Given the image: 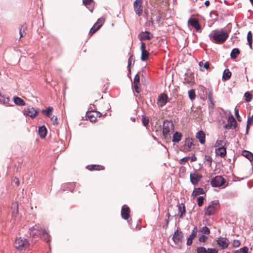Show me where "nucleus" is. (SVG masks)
I'll use <instances>...</instances> for the list:
<instances>
[{
  "mask_svg": "<svg viewBox=\"0 0 253 253\" xmlns=\"http://www.w3.org/2000/svg\"><path fill=\"white\" fill-rule=\"evenodd\" d=\"M182 135L180 133L175 132L172 137V141L173 142H178L181 139Z\"/></svg>",
  "mask_w": 253,
  "mask_h": 253,
  "instance_id": "nucleus-32",
  "label": "nucleus"
},
{
  "mask_svg": "<svg viewBox=\"0 0 253 253\" xmlns=\"http://www.w3.org/2000/svg\"><path fill=\"white\" fill-rule=\"evenodd\" d=\"M205 193L204 190L202 188H195L194 189L193 193L192 194V196L193 198L196 197L198 195L200 194H203Z\"/></svg>",
  "mask_w": 253,
  "mask_h": 253,
  "instance_id": "nucleus-25",
  "label": "nucleus"
},
{
  "mask_svg": "<svg viewBox=\"0 0 253 253\" xmlns=\"http://www.w3.org/2000/svg\"><path fill=\"white\" fill-rule=\"evenodd\" d=\"M202 175L198 173L197 172H195L190 174V178L191 183L194 185H197L198 182L201 180Z\"/></svg>",
  "mask_w": 253,
  "mask_h": 253,
  "instance_id": "nucleus-11",
  "label": "nucleus"
},
{
  "mask_svg": "<svg viewBox=\"0 0 253 253\" xmlns=\"http://www.w3.org/2000/svg\"><path fill=\"white\" fill-rule=\"evenodd\" d=\"M38 132L40 137L44 138L47 134V129L44 126H42L39 127Z\"/></svg>",
  "mask_w": 253,
  "mask_h": 253,
  "instance_id": "nucleus-24",
  "label": "nucleus"
},
{
  "mask_svg": "<svg viewBox=\"0 0 253 253\" xmlns=\"http://www.w3.org/2000/svg\"><path fill=\"white\" fill-rule=\"evenodd\" d=\"M50 119L54 125H57L58 124V118L57 116H53L51 117Z\"/></svg>",
  "mask_w": 253,
  "mask_h": 253,
  "instance_id": "nucleus-47",
  "label": "nucleus"
},
{
  "mask_svg": "<svg viewBox=\"0 0 253 253\" xmlns=\"http://www.w3.org/2000/svg\"><path fill=\"white\" fill-rule=\"evenodd\" d=\"M240 53V51L238 48H235L231 51L230 56L232 59H235Z\"/></svg>",
  "mask_w": 253,
  "mask_h": 253,
  "instance_id": "nucleus-29",
  "label": "nucleus"
},
{
  "mask_svg": "<svg viewBox=\"0 0 253 253\" xmlns=\"http://www.w3.org/2000/svg\"><path fill=\"white\" fill-rule=\"evenodd\" d=\"M142 122L143 123V125L145 126H147L149 124V119L148 118L145 117V116H143L142 118Z\"/></svg>",
  "mask_w": 253,
  "mask_h": 253,
  "instance_id": "nucleus-45",
  "label": "nucleus"
},
{
  "mask_svg": "<svg viewBox=\"0 0 253 253\" xmlns=\"http://www.w3.org/2000/svg\"><path fill=\"white\" fill-rule=\"evenodd\" d=\"M253 124V115L251 117H249L247 121V132H248V130L250 127Z\"/></svg>",
  "mask_w": 253,
  "mask_h": 253,
  "instance_id": "nucleus-40",
  "label": "nucleus"
},
{
  "mask_svg": "<svg viewBox=\"0 0 253 253\" xmlns=\"http://www.w3.org/2000/svg\"><path fill=\"white\" fill-rule=\"evenodd\" d=\"M250 0L251 2L252 5L253 6V0Z\"/></svg>",
  "mask_w": 253,
  "mask_h": 253,
  "instance_id": "nucleus-64",
  "label": "nucleus"
},
{
  "mask_svg": "<svg viewBox=\"0 0 253 253\" xmlns=\"http://www.w3.org/2000/svg\"><path fill=\"white\" fill-rule=\"evenodd\" d=\"M24 114L31 118H34L39 114V111L32 107H28L24 109Z\"/></svg>",
  "mask_w": 253,
  "mask_h": 253,
  "instance_id": "nucleus-9",
  "label": "nucleus"
},
{
  "mask_svg": "<svg viewBox=\"0 0 253 253\" xmlns=\"http://www.w3.org/2000/svg\"><path fill=\"white\" fill-rule=\"evenodd\" d=\"M225 183V179L220 175H217L211 179V184L212 187H220Z\"/></svg>",
  "mask_w": 253,
  "mask_h": 253,
  "instance_id": "nucleus-4",
  "label": "nucleus"
},
{
  "mask_svg": "<svg viewBox=\"0 0 253 253\" xmlns=\"http://www.w3.org/2000/svg\"><path fill=\"white\" fill-rule=\"evenodd\" d=\"M29 241L22 237L16 238L14 243L15 248L19 250H23L28 248L29 246Z\"/></svg>",
  "mask_w": 253,
  "mask_h": 253,
  "instance_id": "nucleus-3",
  "label": "nucleus"
},
{
  "mask_svg": "<svg viewBox=\"0 0 253 253\" xmlns=\"http://www.w3.org/2000/svg\"><path fill=\"white\" fill-rule=\"evenodd\" d=\"M130 210L126 205H124L121 210V216L125 220H128L130 217Z\"/></svg>",
  "mask_w": 253,
  "mask_h": 253,
  "instance_id": "nucleus-14",
  "label": "nucleus"
},
{
  "mask_svg": "<svg viewBox=\"0 0 253 253\" xmlns=\"http://www.w3.org/2000/svg\"><path fill=\"white\" fill-rule=\"evenodd\" d=\"M191 159L192 162H194L197 160V158L195 155H193L191 157Z\"/></svg>",
  "mask_w": 253,
  "mask_h": 253,
  "instance_id": "nucleus-61",
  "label": "nucleus"
},
{
  "mask_svg": "<svg viewBox=\"0 0 253 253\" xmlns=\"http://www.w3.org/2000/svg\"><path fill=\"white\" fill-rule=\"evenodd\" d=\"M92 2V0H83V2L85 5L90 4Z\"/></svg>",
  "mask_w": 253,
  "mask_h": 253,
  "instance_id": "nucleus-57",
  "label": "nucleus"
},
{
  "mask_svg": "<svg viewBox=\"0 0 253 253\" xmlns=\"http://www.w3.org/2000/svg\"><path fill=\"white\" fill-rule=\"evenodd\" d=\"M228 33L222 29L213 31L210 35L213 42L217 44H222L228 38Z\"/></svg>",
  "mask_w": 253,
  "mask_h": 253,
  "instance_id": "nucleus-1",
  "label": "nucleus"
},
{
  "mask_svg": "<svg viewBox=\"0 0 253 253\" xmlns=\"http://www.w3.org/2000/svg\"><path fill=\"white\" fill-rule=\"evenodd\" d=\"M140 84V77L138 74H137L134 78L133 86L136 92L139 93L140 91L138 85Z\"/></svg>",
  "mask_w": 253,
  "mask_h": 253,
  "instance_id": "nucleus-22",
  "label": "nucleus"
},
{
  "mask_svg": "<svg viewBox=\"0 0 253 253\" xmlns=\"http://www.w3.org/2000/svg\"><path fill=\"white\" fill-rule=\"evenodd\" d=\"M240 244V242L237 240H235L232 243L233 246L235 248L239 247Z\"/></svg>",
  "mask_w": 253,
  "mask_h": 253,
  "instance_id": "nucleus-52",
  "label": "nucleus"
},
{
  "mask_svg": "<svg viewBox=\"0 0 253 253\" xmlns=\"http://www.w3.org/2000/svg\"><path fill=\"white\" fill-rule=\"evenodd\" d=\"M240 250L241 251V253H248V248L247 247H244L242 248H241Z\"/></svg>",
  "mask_w": 253,
  "mask_h": 253,
  "instance_id": "nucleus-56",
  "label": "nucleus"
},
{
  "mask_svg": "<svg viewBox=\"0 0 253 253\" xmlns=\"http://www.w3.org/2000/svg\"><path fill=\"white\" fill-rule=\"evenodd\" d=\"M197 228L196 226H195L192 231L191 234L189 236V237L187 239V245L188 246H190L192 244L193 240L194 238H195V237H196V236L197 235Z\"/></svg>",
  "mask_w": 253,
  "mask_h": 253,
  "instance_id": "nucleus-21",
  "label": "nucleus"
},
{
  "mask_svg": "<svg viewBox=\"0 0 253 253\" xmlns=\"http://www.w3.org/2000/svg\"><path fill=\"white\" fill-rule=\"evenodd\" d=\"M53 110V108L51 107H48L47 109L46 110H42V113H44L45 116L47 117H50L51 115V112Z\"/></svg>",
  "mask_w": 253,
  "mask_h": 253,
  "instance_id": "nucleus-38",
  "label": "nucleus"
},
{
  "mask_svg": "<svg viewBox=\"0 0 253 253\" xmlns=\"http://www.w3.org/2000/svg\"><path fill=\"white\" fill-rule=\"evenodd\" d=\"M172 238L175 243L181 242L183 238L182 232L177 230L175 232Z\"/></svg>",
  "mask_w": 253,
  "mask_h": 253,
  "instance_id": "nucleus-18",
  "label": "nucleus"
},
{
  "mask_svg": "<svg viewBox=\"0 0 253 253\" xmlns=\"http://www.w3.org/2000/svg\"><path fill=\"white\" fill-rule=\"evenodd\" d=\"M204 198L202 196H200L198 198V199H197L198 205L199 207H201L203 205V202H204Z\"/></svg>",
  "mask_w": 253,
  "mask_h": 253,
  "instance_id": "nucleus-49",
  "label": "nucleus"
},
{
  "mask_svg": "<svg viewBox=\"0 0 253 253\" xmlns=\"http://www.w3.org/2000/svg\"><path fill=\"white\" fill-rule=\"evenodd\" d=\"M234 253H241V251L240 250L236 251Z\"/></svg>",
  "mask_w": 253,
  "mask_h": 253,
  "instance_id": "nucleus-63",
  "label": "nucleus"
},
{
  "mask_svg": "<svg viewBox=\"0 0 253 253\" xmlns=\"http://www.w3.org/2000/svg\"><path fill=\"white\" fill-rule=\"evenodd\" d=\"M242 155L245 157L249 159L251 162L253 160V154L251 152L248 151L244 150L242 152Z\"/></svg>",
  "mask_w": 253,
  "mask_h": 253,
  "instance_id": "nucleus-31",
  "label": "nucleus"
},
{
  "mask_svg": "<svg viewBox=\"0 0 253 253\" xmlns=\"http://www.w3.org/2000/svg\"><path fill=\"white\" fill-rule=\"evenodd\" d=\"M141 50V59L142 61H146L149 56V52L146 50V46L144 42H142L140 46Z\"/></svg>",
  "mask_w": 253,
  "mask_h": 253,
  "instance_id": "nucleus-12",
  "label": "nucleus"
},
{
  "mask_svg": "<svg viewBox=\"0 0 253 253\" xmlns=\"http://www.w3.org/2000/svg\"><path fill=\"white\" fill-rule=\"evenodd\" d=\"M178 209L179 212L180 213L179 217L180 218H182L183 217V215L185 214V211H186L185 206L182 204L179 205L178 206Z\"/></svg>",
  "mask_w": 253,
  "mask_h": 253,
  "instance_id": "nucleus-33",
  "label": "nucleus"
},
{
  "mask_svg": "<svg viewBox=\"0 0 253 253\" xmlns=\"http://www.w3.org/2000/svg\"><path fill=\"white\" fill-rule=\"evenodd\" d=\"M174 131V125L172 122L166 120L163 123V133L164 136L166 138L170 135Z\"/></svg>",
  "mask_w": 253,
  "mask_h": 253,
  "instance_id": "nucleus-2",
  "label": "nucleus"
},
{
  "mask_svg": "<svg viewBox=\"0 0 253 253\" xmlns=\"http://www.w3.org/2000/svg\"><path fill=\"white\" fill-rule=\"evenodd\" d=\"M197 253H207V251L204 247H199L197 249Z\"/></svg>",
  "mask_w": 253,
  "mask_h": 253,
  "instance_id": "nucleus-48",
  "label": "nucleus"
},
{
  "mask_svg": "<svg viewBox=\"0 0 253 253\" xmlns=\"http://www.w3.org/2000/svg\"><path fill=\"white\" fill-rule=\"evenodd\" d=\"M13 182L16 185V186H19V181L18 178L15 177L13 179Z\"/></svg>",
  "mask_w": 253,
  "mask_h": 253,
  "instance_id": "nucleus-58",
  "label": "nucleus"
},
{
  "mask_svg": "<svg viewBox=\"0 0 253 253\" xmlns=\"http://www.w3.org/2000/svg\"><path fill=\"white\" fill-rule=\"evenodd\" d=\"M199 65L200 67L203 65L204 68L206 70H208L210 68V64L208 62H206L205 63H203V62H200Z\"/></svg>",
  "mask_w": 253,
  "mask_h": 253,
  "instance_id": "nucleus-44",
  "label": "nucleus"
},
{
  "mask_svg": "<svg viewBox=\"0 0 253 253\" xmlns=\"http://www.w3.org/2000/svg\"><path fill=\"white\" fill-rule=\"evenodd\" d=\"M217 204L214 202H211L209 206L206 209L205 214L207 215H211L213 214L216 211V207Z\"/></svg>",
  "mask_w": 253,
  "mask_h": 253,
  "instance_id": "nucleus-13",
  "label": "nucleus"
},
{
  "mask_svg": "<svg viewBox=\"0 0 253 253\" xmlns=\"http://www.w3.org/2000/svg\"><path fill=\"white\" fill-rule=\"evenodd\" d=\"M132 60H133V55H132L129 57V58L128 59V70L129 71H130V66L131 65V61Z\"/></svg>",
  "mask_w": 253,
  "mask_h": 253,
  "instance_id": "nucleus-55",
  "label": "nucleus"
},
{
  "mask_svg": "<svg viewBox=\"0 0 253 253\" xmlns=\"http://www.w3.org/2000/svg\"><path fill=\"white\" fill-rule=\"evenodd\" d=\"M138 39L140 41L144 40H150L153 37V35L151 34L149 32L145 31L142 32L138 35Z\"/></svg>",
  "mask_w": 253,
  "mask_h": 253,
  "instance_id": "nucleus-16",
  "label": "nucleus"
},
{
  "mask_svg": "<svg viewBox=\"0 0 253 253\" xmlns=\"http://www.w3.org/2000/svg\"><path fill=\"white\" fill-rule=\"evenodd\" d=\"M235 115L236 116V118H237L238 121L239 122H241V118L239 115L238 109H237V108H235Z\"/></svg>",
  "mask_w": 253,
  "mask_h": 253,
  "instance_id": "nucleus-50",
  "label": "nucleus"
},
{
  "mask_svg": "<svg viewBox=\"0 0 253 253\" xmlns=\"http://www.w3.org/2000/svg\"><path fill=\"white\" fill-rule=\"evenodd\" d=\"M87 168L90 170H103L104 169V168L103 166H101V165H96L88 166L87 167Z\"/></svg>",
  "mask_w": 253,
  "mask_h": 253,
  "instance_id": "nucleus-30",
  "label": "nucleus"
},
{
  "mask_svg": "<svg viewBox=\"0 0 253 253\" xmlns=\"http://www.w3.org/2000/svg\"><path fill=\"white\" fill-rule=\"evenodd\" d=\"M208 239V237L206 235H202L199 238V241L200 242H205Z\"/></svg>",
  "mask_w": 253,
  "mask_h": 253,
  "instance_id": "nucleus-46",
  "label": "nucleus"
},
{
  "mask_svg": "<svg viewBox=\"0 0 253 253\" xmlns=\"http://www.w3.org/2000/svg\"><path fill=\"white\" fill-rule=\"evenodd\" d=\"M142 2L143 0H135L133 3V7L135 12L138 16H140L142 14Z\"/></svg>",
  "mask_w": 253,
  "mask_h": 253,
  "instance_id": "nucleus-6",
  "label": "nucleus"
},
{
  "mask_svg": "<svg viewBox=\"0 0 253 253\" xmlns=\"http://www.w3.org/2000/svg\"><path fill=\"white\" fill-rule=\"evenodd\" d=\"M27 30V27L25 25H23L20 30H19V34H20V38H22V37H24L26 34V31Z\"/></svg>",
  "mask_w": 253,
  "mask_h": 253,
  "instance_id": "nucleus-35",
  "label": "nucleus"
},
{
  "mask_svg": "<svg viewBox=\"0 0 253 253\" xmlns=\"http://www.w3.org/2000/svg\"><path fill=\"white\" fill-rule=\"evenodd\" d=\"M66 185L68 186V187L70 188H74L75 187V184L73 183H69L66 184Z\"/></svg>",
  "mask_w": 253,
  "mask_h": 253,
  "instance_id": "nucleus-60",
  "label": "nucleus"
},
{
  "mask_svg": "<svg viewBox=\"0 0 253 253\" xmlns=\"http://www.w3.org/2000/svg\"><path fill=\"white\" fill-rule=\"evenodd\" d=\"M40 234L41 231L38 226L35 225L31 228L30 233V236L36 238L38 237Z\"/></svg>",
  "mask_w": 253,
  "mask_h": 253,
  "instance_id": "nucleus-19",
  "label": "nucleus"
},
{
  "mask_svg": "<svg viewBox=\"0 0 253 253\" xmlns=\"http://www.w3.org/2000/svg\"><path fill=\"white\" fill-rule=\"evenodd\" d=\"M196 137L199 140L201 144H204L205 143L206 136L205 133L202 130H200L196 133Z\"/></svg>",
  "mask_w": 253,
  "mask_h": 253,
  "instance_id": "nucleus-20",
  "label": "nucleus"
},
{
  "mask_svg": "<svg viewBox=\"0 0 253 253\" xmlns=\"http://www.w3.org/2000/svg\"><path fill=\"white\" fill-rule=\"evenodd\" d=\"M101 114L98 111H88L86 113V117L88 118L91 122H95L97 117H100Z\"/></svg>",
  "mask_w": 253,
  "mask_h": 253,
  "instance_id": "nucleus-7",
  "label": "nucleus"
},
{
  "mask_svg": "<svg viewBox=\"0 0 253 253\" xmlns=\"http://www.w3.org/2000/svg\"><path fill=\"white\" fill-rule=\"evenodd\" d=\"M244 96L245 97V100L247 102H249L251 100L252 95L250 92H246L245 93Z\"/></svg>",
  "mask_w": 253,
  "mask_h": 253,
  "instance_id": "nucleus-43",
  "label": "nucleus"
},
{
  "mask_svg": "<svg viewBox=\"0 0 253 253\" xmlns=\"http://www.w3.org/2000/svg\"><path fill=\"white\" fill-rule=\"evenodd\" d=\"M189 97L191 100H193L196 97L195 92L194 89H191L188 91Z\"/></svg>",
  "mask_w": 253,
  "mask_h": 253,
  "instance_id": "nucleus-42",
  "label": "nucleus"
},
{
  "mask_svg": "<svg viewBox=\"0 0 253 253\" xmlns=\"http://www.w3.org/2000/svg\"><path fill=\"white\" fill-rule=\"evenodd\" d=\"M217 243L222 249L227 248L229 244V240L225 238H219L217 241Z\"/></svg>",
  "mask_w": 253,
  "mask_h": 253,
  "instance_id": "nucleus-17",
  "label": "nucleus"
},
{
  "mask_svg": "<svg viewBox=\"0 0 253 253\" xmlns=\"http://www.w3.org/2000/svg\"><path fill=\"white\" fill-rule=\"evenodd\" d=\"M202 235H209L210 233V230L207 226H204L199 231Z\"/></svg>",
  "mask_w": 253,
  "mask_h": 253,
  "instance_id": "nucleus-37",
  "label": "nucleus"
},
{
  "mask_svg": "<svg viewBox=\"0 0 253 253\" xmlns=\"http://www.w3.org/2000/svg\"><path fill=\"white\" fill-rule=\"evenodd\" d=\"M231 76V72L228 69H225L223 73L222 79L224 81H227L230 79Z\"/></svg>",
  "mask_w": 253,
  "mask_h": 253,
  "instance_id": "nucleus-27",
  "label": "nucleus"
},
{
  "mask_svg": "<svg viewBox=\"0 0 253 253\" xmlns=\"http://www.w3.org/2000/svg\"><path fill=\"white\" fill-rule=\"evenodd\" d=\"M13 101L15 104L19 106H24L25 105V101L19 97H14L13 98Z\"/></svg>",
  "mask_w": 253,
  "mask_h": 253,
  "instance_id": "nucleus-28",
  "label": "nucleus"
},
{
  "mask_svg": "<svg viewBox=\"0 0 253 253\" xmlns=\"http://www.w3.org/2000/svg\"><path fill=\"white\" fill-rule=\"evenodd\" d=\"M42 236L44 238L45 240H47L48 239V234L45 231V229H42Z\"/></svg>",
  "mask_w": 253,
  "mask_h": 253,
  "instance_id": "nucleus-53",
  "label": "nucleus"
},
{
  "mask_svg": "<svg viewBox=\"0 0 253 253\" xmlns=\"http://www.w3.org/2000/svg\"><path fill=\"white\" fill-rule=\"evenodd\" d=\"M105 19L104 18H100L98 19L97 22L94 24L93 26L91 28L89 31V34L92 36L97 31H98L102 26L104 23Z\"/></svg>",
  "mask_w": 253,
  "mask_h": 253,
  "instance_id": "nucleus-5",
  "label": "nucleus"
},
{
  "mask_svg": "<svg viewBox=\"0 0 253 253\" xmlns=\"http://www.w3.org/2000/svg\"><path fill=\"white\" fill-rule=\"evenodd\" d=\"M247 40L251 48H252L253 35L251 31H249L247 35Z\"/></svg>",
  "mask_w": 253,
  "mask_h": 253,
  "instance_id": "nucleus-36",
  "label": "nucleus"
},
{
  "mask_svg": "<svg viewBox=\"0 0 253 253\" xmlns=\"http://www.w3.org/2000/svg\"><path fill=\"white\" fill-rule=\"evenodd\" d=\"M237 125V123L235 119L234 118L233 115H231L228 117L227 124L225 125V127L228 129L231 128L235 129Z\"/></svg>",
  "mask_w": 253,
  "mask_h": 253,
  "instance_id": "nucleus-10",
  "label": "nucleus"
},
{
  "mask_svg": "<svg viewBox=\"0 0 253 253\" xmlns=\"http://www.w3.org/2000/svg\"><path fill=\"white\" fill-rule=\"evenodd\" d=\"M223 141L221 140H217L215 143V146H219L222 145Z\"/></svg>",
  "mask_w": 253,
  "mask_h": 253,
  "instance_id": "nucleus-59",
  "label": "nucleus"
},
{
  "mask_svg": "<svg viewBox=\"0 0 253 253\" xmlns=\"http://www.w3.org/2000/svg\"><path fill=\"white\" fill-rule=\"evenodd\" d=\"M12 208L14 209V210L12 211V215H15L17 214L18 210V204L17 203H13L12 205Z\"/></svg>",
  "mask_w": 253,
  "mask_h": 253,
  "instance_id": "nucleus-41",
  "label": "nucleus"
},
{
  "mask_svg": "<svg viewBox=\"0 0 253 253\" xmlns=\"http://www.w3.org/2000/svg\"><path fill=\"white\" fill-rule=\"evenodd\" d=\"M207 253H217L218 251L215 249H211L209 248L208 250H207Z\"/></svg>",
  "mask_w": 253,
  "mask_h": 253,
  "instance_id": "nucleus-54",
  "label": "nucleus"
},
{
  "mask_svg": "<svg viewBox=\"0 0 253 253\" xmlns=\"http://www.w3.org/2000/svg\"><path fill=\"white\" fill-rule=\"evenodd\" d=\"M215 152L217 155L223 158L226 155V149L224 146H221L216 149Z\"/></svg>",
  "mask_w": 253,
  "mask_h": 253,
  "instance_id": "nucleus-23",
  "label": "nucleus"
},
{
  "mask_svg": "<svg viewBox=\"0 0 253 253\" xmlns=\"http://www.w3.org/2000/svg\"><path fill=\"white\" fill-rule=\"evenodd\" d=\"M190 159V158L189 157H184L183 158H182V159L180 160V164L181 165H183L185 163L187 162Z\"/></svg>",
  "mask_w": 253,
  "mask_h": 253,
  "instance_id": "nucleus-51",
  "label": "nucleus"
},
{
  "mask_svg": "<svg viewBox=\"0 0 253 253\" xmlns=\"http://www.w3.org/2000/svg\"><path fill=\"white\" fill-rule=\"evenodd\" d=\"M212 159L211 157L209 155H205L204 157V163H207L209 167H211Z\"/></svg>",
  "mask_w": 253,
  "mask_h": 253,
  "instance_id": "nucleus-34",
  "label": "nucleus"
},
{
  "mask_svg": "<svg viewBox=\"0 0 253 253\" xmlns=\"http://www.w3.org/2000/svg\"><path fill=\"white\" fill-rule=\"evenodd\" d=\"M188 24L197 31L201 30V27L198 20L196 18H190L188 21Z\"/></svg>",
  "mask_w": 253,
  "mask_h": 253,
  "instance_id": "nucleus-15",
  "label": "nucleus"
},
{
  "mask_svg": "<svg viewBox=\"0 0 253 253\" xmlns=\"http://www.w3.org/2000/svg\"><path fill=\"white\" fill-rule=\"evenodd\" d=\"M210 1L209 0H206L205 2V5L208 7L210 5Z\"/></svg>",
  "mask_w": 253,
  "mask_h": 253,
  "instance_id": "nucleus-62",
  "label": "nucleus"
},
{
  "mask_svg": "<svg viewBox=\"0 0 253 253\" xmlns=\"http://www.w3.org/2000/svg\"><path fill=\"white\" fill-rule=\"evenodd\" d=\"M192 145H193L192 139L190 138H187L185 139V144H184L185 149L188 151L191 150L192 148Z\"/></svg>",
  "mask_w": 253,
  "mask_h": 253,
  "instance_id": "nucleus-26",
  "label": "nucleus"
},
{
  "mask_svg": "<svg viewBox=\"0 0 253 253\" xmlns=\"http://www.w3.org/2000/svg\"><path fill=\"white\" fill-rule=\"evenodd\" d=\"M169 101L168 95L164 93H161L157 100V104L162 107L165 106L167 102Z\"/></svg>",
  "mask_w": 253,
  "mask_h": 253,
  "instance_id": "nucleus-8",
  "label": "nucleus"
},
{
  "mask_svg": "<svg viewBox=\"0 0 253 253\" xmlns=\"http://www.w3.org/2000/svg\"><path fill=\"white\" fill-rule=\"evenodd\" d=\"M208 99L211 102V107L213 108L214 106V104L213 102V94L211 91H209L208 94Z\"/></svg>",
  "mask_w": 253,
  "mask_h": 253,
  "instance_id": "nucleus-39",
  "label": "nucleus"
}]
</instances>
